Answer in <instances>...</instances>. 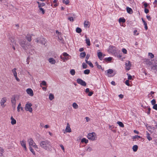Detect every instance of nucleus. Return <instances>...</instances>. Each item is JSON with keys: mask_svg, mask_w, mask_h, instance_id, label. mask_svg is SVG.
<instances>
[{"mask_svg": "<svg viewBox=\"0 0 157 157\" xmlns=\"http://www.w3.org/2000/svg\"><path fill=\"white\" fill-rule=\"evenodd\" d=\"M40 147L43 149L48 151L52 150V147L51 142L48 140L41 141L40 143Z\"/></svg>", "mask_w": 157, "mask_h": 157, "instance_id": "1", "label": "nucleus"}, {"mask_svg": "<svg viewBox=\"0 0 157 157\" xmlns=\"http://www.w3.org/2000/svg\"><path fill=\"white\" fill-rule=\"evenodd\" d=\"M19 43L22 48L25 51L29 50L31 48L30 44L26 40H21Z\"/></svg>", "mask_w": 157, "mask_h": 157, "instance_id": "2", "label": "nucleus"}, {"mask_svg": "<svg viewBox=\"0 0 157 157\" xmlns=\"http://www.w3.org/2000/svg\"><path fill=\"white\" fill-rule=\"evenodd\" d=\"M87 138L90 140L92 141L96 140L97 138L96 134L94 132H92L88 134L87 136Z\"/></svg>", "mask_w": 157, "mask_h": 157, "instance_id": "3", "label": "nucleus"}, {"mask_svg": "<svg viewBox=\"0 0 157 157\" xmlns=\"http://www.w3.org/2000/svg\"><path fill=\"white\" fill-rule=\"evenodd\" d=\"M29 147L32 146L34 148H38L37 146L36 145L32 138H30L28 140Z\"/></svg>", "mask_w": 157, "mask_h": 157, "instance_id": "4", "label": "nucleus"}, {"mask_svg": "<svg viewBox=\"0 0 157 157\" xmlns=\"http://www.w3.org/2000/svg\"><path fill=\"white\" fill-rule=\"evenodd\" d=\"M32 105L30 103L28 102L26 105L25 108V109L26 111H29L30 113H32L33 111V109L31 107Z\"/></svg>", "mask_w": 157, "mask_h": 157, "instance_id": "5", "label": "nucleus"}, {"mask_svg": "<svg viewBox=\"0 0 157 157\" xmlns=\"http://www.w3.org/2000/svg\"><path fill=\"white\" fill-rule=\"evenodd\" d=\"M36 42L44 45L46 43L45 39L42 37H38L36 38Z\"/></svg>", "mask_w": 157, "mask_h": 157, "instance_id": "6", "label": "nucleus"}, {"mask_svg": "<svg viewBox=\"0 0 157 157\" xmlns=\"http://www.w3.org/2000/svg\"><path fill=\"white\" fill-rule=\"evenodd\" d=\"M11 102L12 104V107L13 109L14 110L16 108V102L15 95H14L12 96L11 98Z\"/></svg>", "mask_w": 157, "mask_h": 157, "instance_id": "7", "label": "nucleus"}, {"mask_svg": "<svg viewBox=\"0 0 157 157\" xmlns=\"http://www.w3.org/2000/svg\"><path fill=\"white\" fill-rule=\"evenodd\" d=\"M77 82L78 84H80L82 86H86V82L81 79H77Z\"/></svg>", "mask_w": 157, "mask_h": 157, "instance_id": "8", "label": "nucleus"}, {"mask_svg": "<svg viewBox=\"0 0 157 157\" xmlns=\"http://www.w3.org/2000/svg\"><path fill=\"white\" fill-rule=\"evenodd\" d=\"M125 69L126 70L128 71L130 69L131 64L129 61H127L125 63Z\"/></svg>", "mask_w": 157, "mask_h": 157, "instance_id": "9", "label": "nucleus"}, {"mask_svg": "<svg viewBox=\"0 0 157 157\" xmlns=\"http://www.w3.org/2000/svg\"><path fill=\"white\" fill-rule=\"evenodd\" d=\"M6 100L7 99L6 97L3 98L2 99L1 101V104L2 107H5V105H4V104L6 102Z\"/></svg>", "mask_w": 157, "mask_h": 157, "instance_id": "10", "label": "nucleus"}, {"mask_svg": "<svg viewBox=\"0 0 157 157\" xmlns=\"http://www.w3.org/2000/svg\"><path fill=\"white\" fill-rule=\"evenodd\" d=\"M109 51L111 53L115 54L116 53V50L114 47H111L109 49Z\"/></svg>", "mask_w": 157, "mask_h": 157, "instance_id": "11", "label": "nucleus"}, {"mask_svg": "<svg viewBox=\"0 0 157 157\" xmlns=\"http://www.w3.org/2000/svg\"><path fill=\"white\" fill-rule=\"evenodd\" d=\"M26 92L27 94H29L30 96H33V91L31 89L28 88L27 89Z\"/></svg>", "mask_w": 157, "mask_h": 157, "instance_id": "12", "label": "nucleus"}, {"mask_svg": "<svg viewBox=\"0 0 157 157\" xmlns=\"http://www.w3.org/2000/svg\"><path fill=\"white\" fill-rule=\"evenodd\" d=\"M65 131L67 132H71L70 125L68 123H67V126L65 129Z\"/></svg>", "mask_w": 157, "mask_h": 157, "instance_id": "13", "label": "nucleus"}, {"mask_svg": "<svg viewBox=\"0 0 157 157\" xmlns=\"http://www.w3.org/2000/svg\"><path fill=\"white\" fill-rule=\"evenodd\" d=\"M21 144L22 147H23L25 149V151L27 150V148L26 146V143L24 140L21 141Z\"/></svg>", "mask_w": 157, "mask_h": 157, "instance_id": "14", "label": "nucleus"}, {"mask_svg": "<svg viewBox=\"0 0 157 157\" xmlns=\"http://www.w3.org/2000/svg\"><path fill=\"white\" fill-rule=\"evenodd\" d=\"M144 61L145 62L146 64L147 65H148L149 66L151 65L152 63L151 62V61L148 59H145Z\"/></svg>", "mask_w": 157, "mask_h": 157, "instance_id": "15", "label": "nucleus"}, {"mask_svg": "<svg viewBox=\"0 0 157 157\" xmlns=\"http://www.w3.org/2000/svg\"><path fill=\"white\" fill-rule=\"evenodd\" d=\"M48 61L51 64H55L56 61L53 58H50L48 59Z\"/></svg>", "mask_w": 157, "mask_h": 157, "instance_id": "16", "label": "nucleus"}, {"mask_svg": "<svg viewBox=\"0 0 157 157\" xmlns=\"http://www.w3.org/2000/svg\"><path fill=\"white\" fill-rule=\"evenodd\" d=\"M126 10L128 13L132 14L133 13V11L132 9L128 7H126Z\"/></svg>", "mask_w": 157, "mask_h": 157, "instance_id": "17", "label": "nucleus"}, {"mask_svg": "<svg viewBox=\"0 0 157 157\" xmlns=\"http://www.w3.org/2000/svg\"><path fill=\"white\" fill-rule=\"evenodd\" d=\"M98 56L99 59L100 60H102L103 59V54L102 53L100 52H98Z\"/></svg>", "mask_w": 157, "mask_h": 157, "instance_id": "18", "label": "nucleus"}, {"mask_svg": "<svg viewBox=\"0 0 157 157\" xmlns=\"http://www.w3.org/2000/svg\"><path fill=\"white\" fill-rule=\"evenodd\" d=\"M10 44L12 46V48L14 50H16V48H17L18 46V44H14V43L13 44Z\"/></svg>", "mask_w": 157, "mask_h": 157, "instance_id": "19", "label": "nucleus"}, {"mask_svg": "<svg viewBox=\"0 0 157 157\" xmlns=\"http://www.w3.org/2000/svg\"><path fill=\"white\" fill-rule=\"evenodd\" d=\"M11 124L12 125H14L16 124V120L14 119L13 118V117L12 116L11 117Z\"/></svg>", "mask_w": 157, "mask_h": 157, "instance_id": "20", "label": "nucleus"}, {"mask_svg": "<svg viewBox=\"0 0 157 157\" xmlns=\"http://www.w3.org/2000/svg\"><path fill=\"white\" fill-rule=\"evenodd\" d=\"M80 55L81 58H83L86 56V53L85 52H83L80 53Z\"/></svg>", "mask_w": 157, "mask_h": 157, "instance_id": "21", "label": "nucleus"}, {"mask_svg": "<svg viewBox=\"0 0 157 157\" xmlns=\"http://www.w3.org/2000/svg\"><path fill=\"white\" fill-rule=\"evenodd\" d=\"M147 132V138L148 140L149 141H150L152 140V138L150 136V134L147 132Z\"/></svg>", "mask_w": 157, "mask_h": 157, "instance_id": "22", "label": "nucleus"}, {"mask_svg": "<svg viewBox=\"0 0 157 157\" xmlns=\"http://www.w3.org/2000/svg\"><path fill=\"white\" fill-rule=\"evenodd\" d=\"M85 37L86 38V43L87 44V45L90 46V39L88 38H87V36H85Z\"/></svg>", "mask_w": 157, "mask_h": 157, "instance_id": "23", "label": "nucleus"}, {"mask_svg": "<svg viewBox=\"0 0 157 157\" xmlns=\"http://www.w3.org/2000/svg\"><path fill=\"white\" fill-rule=\"evenodd\" d=\"M151 69L155 71V72L156 73L157 72V65H154L151 67Z\"/></svg>", "mask_w": 157, "mask_h": 157, "instance_id": "24", "label": "nucleus"}, {"mask_svg": "<svg viewBox=\"0 0 157 157\" xmlns=\"http://www.w3.org/2000/svg\"><path fill=\"white\" fill-rule=\"evenodd\" d=\"M10 44H13V43H14V44H16V42L15 40V39L12 37H11L10 38Z\"/></svg>", "mask_w": 157, "mask_h": 157, "instance_id": "25", "label": "nucleus"}, {"mask_svg": "<svg viewBox=\"0 0 157 157\" xmlns=\"http://www.w3.org/2000/svg\"><path fill=\"white\" fill-rule=\"evenodd\" d=\"M138 148V147L137 145H134L132 147V149L134 151L136 152V151Z\"/></svg>", "mask_w": 157, "mask_h": 157, "instance_id": "26", "label": "nucleus"}, {"mask_svg": "<svg viewBox=\"0 0 157 157\" xmlns=\"http://www.w3.org/2000/svg\"><path fill=\"white\" fill-rule=\"evenodd\" d=\"M81 142L82 143L84 142L85 144H87L88 142V140L84 138L82 139Z\"/></svg>", "mask_w": 157, "mask_h": 157, "instance_id": "27", "label": "nucleus"}, {"mask_svg": "<svg viewBox=\"0 0 157 157\" xmlns=\"http://www.w3.org/2000/svg\"><path fill=\"white\" fill-rule=\"evenodd\" d=\"M86 62L91 67H93L94 66L92 63L90 61L88 60H86Z\"/></svg>", "mask_w": 157, "mask_h": 157, "instance_id": "28", "label": "nucleus"}, {"mask_svg": "<svg viewBox=\"0 0 157 157\" xmlns=\"http://www.w3.org/2000/svg\"><path fill=\"white\" fill-rule=\"evenodd\" d=\"M72 106L75 109H77L78 108V105L75 102L73 103Z\"/></svg>", "mask_w": 157, "mask_h": 157, "instance_id": "29", "label": "nucleus"}, {"mask_svg": "<svg viewBox=\"0 0 157 157\" xmlns=\"http://www.w3.org/2000/svg\"><path fill=\"white\" fill-rule=\"evenodd\" d=\"M117 123L119 125V126L122 128H123L124 127V124H123L121 121H118Z\"/></svg>", "mask_w": 157, "mask_h": 157, "instance_id": "30", "label": "nucleus"}, {"mask_svg": "<svg viewBox=\"0 0 157 157\" xmlns=\"http://www.w3.org/2000/svg\"><path fill=\"white\" fill-rule=\"evenodd\" d=\"M21 103H20L18 104V106L17 107V111L18 112L20 111V108L21 109V110H23V108L21 107Z\"/></svg>", "mask_w": 157, "mask_h": 157, "instance_id": "31", "label": "nucleus"}, {"mask_svg": "<svg viewBox=\"0 0 157 157\" xmlns=\"http://www.w3.org/2000/svg\"><path fill=\"white\" fill-rule=\"evenodd\" d=\"M4 150L3 149V148L1 147H0V156H2V154L4 152Z\"/></svg>", "mask_w": 157, "mask_h": 157, "instance_id": "32", "label": "nucleus"}, {"mask_svg": "<svg viewBox=\"0 0 157 157\" xmlns=\"http://www.w3.org/2000/svg\"><path fill=\"white\" fill-rule=\"evenodd\" d=\"M16 68H14L12 70L14 76H16L17 75V73L16 71Z\"/></svg>", "mask_w": 157, "mask_h": 157, "instance_id": "33", "label": "nucleus"}, {"mask_svg": "<svg viewBox=\"0 0 157 157\" xmlns=\"http://www.w3.org/2000/svg\"><path fill=\"white\" fill-rule=\"evenodd\" d=\"M76 32L78 33H80L82 32V29L81 28L79 27H77L76 30Z\"/></svg>", "mask_w": 157, "mask_h": 157, "instance_id": "34", "label": "nucleus"}, {"mask_svg": "<svg viewBox=\"0 0 157 157\" xmlns=\"http://www.w3.org/2000/svg\"><path fill=\"white\" fill-rule=\"evenodd\" d=\"M119 21L120 23L123 22L124 23L125 21V20L124 18H120L119 20Z\"/></svg>", "mask_w": 157, "mask_h": 157, "instance_id": "35", "label": "nucleus"}, {"mask_svg": "<svg viewBox=\"0 0 157 157\" xmlns=\"http://www.w3.org/2000/svg\"><path fill=\"white\" fill-rule=\"evenodd\" d=\"M29 149L30 150V151L32 152V153L33 154V155H35V151H34L33 149L32 148V147H29Z\"/></svg>", "mask_w": 157, "mask_h": 157, "instance_id": "36", "label": "nucleus"}, {"mask_svg": "<svg viewBox=\"0 0 157 157\" xmlns=\"http://www.w3.org/2000/svg\"><path fill=\"white\" fill-rule=\"evenodd\" d=\"M89 22L88 21H85L84 23V25L85 27H89L90 25H88Z\"/></svg>", "mask_w": 157, "mask_h": 157, "instance_id": "37", "label": "nucleus"}, {"mask_svg": "<svg viewBox=\"0 0 157 157\" xmlns=\"http://www.w3.org/2000/svg\"><path fill=\"white\" fill-rule=\"evenodd\" d=\"M47 85L45 81H43L40 84V86L41 87H42L43 85L44 86H46Z\"/></svg>", "mask_w": 157, "mask_h": 157, "instance_id": "38", "label": "nucleus"}, {"mask_svg": "<svg viewBox=\"0 0 157 157\" xmlns=\"http://www.w3.org/2000/svg\"><path fill=\"white\" fill-rule=\"evenodd\" d=\"M147 128L148 130L150 132H153V130L152 128V127L151 126H148V127L147 126Z\"/></svg>", "mask_w": 157, "mask_h": 157, "instance_id": "39", "label": "nucleus"}, {"mask_svg": "<svg viewBox=\"0 0 157 157\" xmlns=\"http://www.w3.org/2000/svg\"><path fill=\"white\" fill-rule=\"evenodd\" d=\"M26 39L29 42H30L31 41V36H26Z\"/></svg>", "mask_w": 157, "mask_h": 157, "instance_id": "40", "label": "nucleus"}, {"mask_svg": "<svg viewBox=\"0 0 157 157\" xmlns=\"http://www.w3.org/2000/svg\"><path fill=\"white\" fill-rule=\"evenodd\" d=\"M49 99L51 100H52L54 98V96L53 94H50L49 95Z\"/></svg>", "mask_w": 157, "mask_h": 157, "instance_id": "41", "label": "nucleus"}, {"mask_svg": "<svg viewBox=\"0 0 157 157\" xmlns=\"http://www.w3.org/2000/svg\"><path fill=\"white\" fill-rule=\"evenodd\" d=\"M39 12H40L41 11V13L42 14H44V13L45 11V10L43 9L42 8H39Z\"/></svg>", "mask_w": 157, "mask_h": 157, "instance_id": "42", "label": "nucleus"}, {"mask_svg": "<svg viewBox=\"0 0 157 157\" xmlns=\"http://www.w3.org/2000/svg\"><path fill=\"white\" fill-rule=\"evenodd\" d=\"M90 72V71L89 69H86L84 71V73L85 74L88 75L89 74Z\"/></svg>", "mask_w": 157, "mask_h": 157, "instance_id": "43", "label": "nucleus"}, {"mask_svg": "<svg viewBox=\"0 0 157 157\" xmlns=\"http://www.w3.org/2000/svg\"><path fill=\"white\" fill-rule=\"evenodd\" d=\"M70 73L72 75H73L75 74V71L74 69H71L70 71Z\"/></svg>", "mask_w": 157, "mask_h": 157, "instance_id": "44", "label": "nucleus"}, {"mask_svg": "<svg viewBox=\"0 0 157 157\" xmlns=\"http://www.w3.org/2000/svg\"><path fill=\"white\" fill-rule=\"evenodd\" d=\"M82 68L83 69H86L87 67V64L84 63H82Z\"/></svg>", "mask_w": 157, "mask_h": 157, "instance_id": "45", "label": "nucleus"}, {"mask_svg": "<svg viewBox=\"0 0 157 157\" xmlns=\"http://www.w3.org/2000/svg\"><path fill=\"white\" fill-rule=\"evenodd\" d=\"M107 74H111L113 73V71L111 69H109L107 70Z\"/></svg>", "mask_w": 157, "mask_h": 157, "instance_id": "46", "label": "nucleus"}, {"mask_svg": "<svg viewBox=\"0 0 157 157\" xmlns=\"http://www.w3.org/2000/svg\"><path fill=\"white\" fill-rule=\"evenodd\" d=\"M39 5L40 6H38V8H41V7L44 6L45 5V3H41Z\"/></svg>", "mask_w": 157, "mask_h": 157, "instance_id": "47", "label": "nucleus"}, {"mask_svg": "<svg viewBox=\"0 0 157 157\" xmlns=\"http://www.w3.org/2000/svg\"><path fill=\"white\" fill-rule=\"evenodd\" d=\"M96 65L97 66V67L98 69H102L101 67V65H99L98 63L96 62L95 63Z\"/></svg>", "mask_w": 157, "mask_h": 157, "instance_id": "48", "label": "nucleus"}, {"mask_svg": "<svg viewBox=\"0 0 157 157\" xmlns=\"http://www.w3.org/2000/svg\"><path fill=\"white\" fill-rule=\"evenodd\" d=\"M60 58L61 59L63 60L64 61H65V60H67L69 59L68 57H63L61 56H60Z\"/></svg>", "mask_w": 157, "mask_h": 157, "instance_id": "49", "label": "nucleus"}, {"mask_svg": "<svg viewBox=\"0 0 157 157\" xmlns=\"http://www.w3.org/2000/svg\"><path fill=\"white\" fill-rule=\"evenodd\" d=\"M148 55L150 56L151 59L153 58L154 57V55L151 53H149Z\"/></svg>", "mask_w": 157, "mask_h": 157, "instance_id": "50", "label": "nucleus"}, {"mask_svg": "<svg viewBox=\"0 0 157 157\" xmlns=\"http://www.w3.org/2000/svg\"><path fill=\"white\" fill-rule=\"evenodd\" d=\"M140 138V136H137V135H136L133 137V139H138L139 138Z\"/></svg>", "mask_w": 157, "mask_h": 157, "instance_id": "51", "label": "nucleus"}, {"mask_svg": "<svg viewBox=\"0 0 157 157\" xmlns=\"http://www.w3.org/2000/svg\"><path fill=\"white\" fill-rule=\"evenodd\" d=\"M151 102L152 105H154L156 103V101L155 99H153L151 101Z\"/></svg>", "mask_w": 157, "mask_h": 157, "instance_id": "52", "label": "nucleus"}, {"mask_svg": "<svg viewBox=\"0 0 157 157\" xmlns=\"http://www.w3.org/2000/svg\"><path fill=\"white\" fill-rule=\"evenodd\" d=\"M90 55L89 54H87L86 57L85 61L86 60H88V59H89L90 57Z\"/></svg>", "mask_w": 157, "mask_h": 157, "instance_id": "53", "label": "nucleus"}, {"mask_svg": "<svg viewBox=\"0 0 157 157\" xmlns=\"http://www.w3.org/2000/svg\"><path fill=\"white\" fill-rule=\"evenodd\" d=\"M106 60H107L109 61H110L112 60V58L111 57H109L108 58H106L105 59Z\"/></svg>", "mask_w": 157, "mask_h": 157, "instance_id": "54", "label": "nucleus"}, {"mask_svg": "<svg viewBox=\"0 0 157 157\" xmlns=\"http://www.w3.org/2000/svg\"><path fill=\"white\" fill-rule=\"evenodd\" d=\"M127 75L128 76V79L129 80L131 79L132 78V76L128 73H127Z\"/></svg>", "mask_w": 157, "mask_h": 157, "instance_id": "55", "label": "nucleus"}, {"mask_svg": "<svg viewBox=\"0 0 157 157\" xmlns=\"http://www.w3.org/2000/svg\"><path fill=\"white\" fill-rule=\"evenodd\" d=\"M153 108L154 109H155L157 110V104H155L153 107Z\"/></svg>", "mask_w": 157, "mask_h": 157, "instance_id": "56", "label": "nucleus"}, {"mask_svg": "<svg viewBox=\"0 0 157 157\" xmlns=\"http://www.w3.org/2000/svg\"><path fill=\"white\" fill-rule=\"evenodd\" d=\"M122 52L124 54H126L127 52V51L125 48L122 49Z\"/></svg>", "mask_w": 157, "mask_h": 157, "instance_id": "57", "label": "nucleus"}, {"mask_svg": "<svg viewBox=\"0 0 157 157\" xmlns=\"http://www.w3.org/2000/svg\"><path fill=\"white\" fill-rule=\"evenodd\" d=\"M92 150V149L90 147H88L86 150L87 151H88L89 152L91 151Z\"/></svg>", "mask_w": 157, "mask_h": 157, "instance_id": "58", "label": "nucleus"}, {"mask_svg": "<svg viewBox=\"0 0 157 157\" xmlns=\"http://www.w3.org/2000/svg\"><path fill=\"white\" fill-rule=\"evenodd\" d=\"M88 93V95L89 96H92V95L93 94V91L89 92Z\"/></svg>", "mask_w": 157, "mask_h": 157, "instance_id": "59", "label": "nucleus"}, {"mask_svg": "<svg viewBox=\"0 0 157 157\" xmlns=\"http://www.w3.org/2000/svg\"><path fill=\"white\" fill-rule=\"evenodd\" d=\"M125 84H126L128 86H130V84H129V80H127L126 81H125Z\"/></svg>", "mask_w": 157, "mask_h": 157, "instance_id": "60", "label": "nucleus"}, {"mask_svg": "<svg viewBox=\"0 0 157 157\" xmlns=\"http://www.w3.org/2000/svg\"><path fill=\"white\" fill-rule=\"evenodd\" d=\"M68 19L71 21H74L73 18L72 17H69L68 18Z\"/></svg>", "mask_w": 157, "mask_h": 157, "instance_id": "61", "label": "nucleus"}, {"mask_svg": "<svg viewBox=\"0 0 157 157\" xmlns=\"http://www.w3.org/2000/svg\"><path fill=\"white\" fill-rule=\"evenodd\" d=\"M148 108V111L147 112V113L148 114H149L150 113V110H151V108L150 107L147 108Z\"/></svg>", "mask_w": 157, "mask_h": 157, "instance_id": "62", "label": "nucleus"}, {"mask_svg": "<svg viewBox=\"0 0 157 157\" xmlns=\"http://www.w3.org/2000/svg\"><path fill=\"white\" fill-rule=\"evenodd\" d=\"M60 146L61 147V148L63 150V151L64 152L65 151V150H64V147L63 146V145H62V144H60Z\"/></svg>", "mask_w": 157, "mask_h": 157, "instance_id": "63", "label": "nucleus"}, {"mask_svg": "<svg viewBox=\"0 0 157 157\" xmlns=\"http://www.w3.org/2000/svg\"><path fill=\"white\" fill-rule=\"evenodd\" d=\"M147 18L148 19L149 21H151V17H150V16H146Z\"/></svg>", "mask_w": 157, "mask_h": 157, "instance_id": "64", "label": "nucleus"}]
</instances>
